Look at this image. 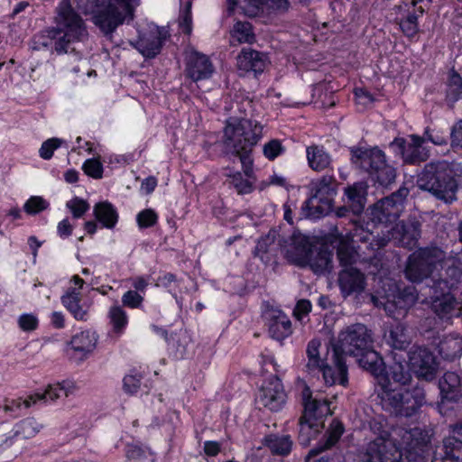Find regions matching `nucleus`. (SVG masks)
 <instances>
[{"mask_svg": "<svg viewBox=\"0 0 462 462\" xmlns=\"http://www.w3.org/2000/svg\"><path fill=\"white\" fill-rule=\"evenodd\" d=\"M176 282V276L173 273H166L160 275L156 280V286L170 289Z\"/></svg>", "mask_w": 462, "mask_h": 462, "instance_id": "64", "label": "nucleus"}, {"mask_svg": "<svg viewBox=\"0 0 462 462\" xmlns=\"http://www.w3.org/2000/svg\"><path fill=\"white\" fill-rule=\"evenodd\" d=\"M67 208L70 209L75 218L81 217L89 208L88 203L78 197L67 202Z\"/></svg>", "mask_w": 462, "mask_h": 462, "instance_id": "54", "label": "nucleus"}, {"mask_svg": "<svg viewBox=\"0 0 462 462\" xmlns=\"http://www.w3.org/2000/svg\"><path fill=\"white\" fill-rule=\"evenodd\" d=\"M338 286L344 297L361 293L366 286V278L356 266L342 269L338 274Z\"/></svg>", "mask_w": 462, "mask_h": 462, "instance_id": "22", "label": "nucleus"}, {"mask_svg": "<svg viewBox=\"0 0 462 462\" xmlns=\"http://www.w3.org/2000/svg\"><path fill=\"white\" fill-rule=\"evenodd\" d=\"M372 300L376 306H383L386 314L394 319H399L404 317L407 310L411 308L418 300V295L414 288H405L397 296L393 297V300L383 299L379 300L374 296Z\"/></svg>", "mask_w": 462, "mask_h": 462, "instance_id": "18", "label": "nucleus"}, {"mask_svg": "<svg viewBox=\"0 0 462 462\" xmlns=\"http://www.w3.org/2000/svg\"><path fill=\"white\" fill-rule=\"evenodd\" d=\"M277 236V232L275 230H270L268 234L264 236H262L254 248V254L256 257H260L261 260H264V255L272 251V248L274 246V242Z\"/></svg>", "mask_w": 462, "mask_h": 462, "instance_id": "47", "label": "nucleus"}, {"mask_svg": "<svg viewBox=\"0 0 462 462\" xmlns=\"http://www.w3.org/2000/svg\"><path fill=\"white\" fill-rule=\"evenodd\" d=\"M359 365L369 372L377 380L385 372V365L382 356L373 349V346L364 351L360 355L354 356Z\"/></svg>", "mask_w": 462, "mask_h": 462, "instance_id": "29", "label": "nucleus"}, {"mask_svg": "<svg viewBox=\"0 0 462 462\" xmlns=\"http://www.w3.org/2000/svg\"><path fill=\"white\" fill-rule=\"evenodd\" d=\"M158 216L154 210L148 208L137 214L136 220L141 228H147L154 226L157 222Z\"/></svg>", "mask_w": 462, "mask_h": 462, "instance_id": "55", "label": "nucleus"}, {"mask_svg": "<svg viewBox=\"0 0 462 462\" xmlns=\"http://www.w3.org/2000/svg\"><path fill=\"white\" fill-rule=\"evenodd\" d=\"M185 72L193 81L204 80L212 76L214 66L207 55L192 51L186 57Z\"/></svg>", "mask_w": 462, "mask_h": 462, "instance_id": "21", "label": "nucleus"}, {"mask_svg": "<svg viewBox=\"0 0 462 462\" xmlns=\"http://www.w3.org/2000/svg\"><path fill=\"white\" fill-rule=\"evenodd\" d=\"M72 385L69 383L63 382L54 385H49L42 393H36L28 396L24 401L22 399H6L4 404V411L5 412L16 413L23 405L29 408L32 404L36 403L38 401H56L58 399L67 397L71 393Z\"/></svg>", "mask_w": 462, "mask_h": 462, "instance_id": "12", "label": "nucleus"}, {"mask_svg": "<svg viewBox=\"0 0 462 462\" xmlns=\"http://www.w3.org/2000/svg\"><path fill=\"white\" fill-rule=\"evenodd\" d=\"M264 156L269 160H274L284 152V147L278 139H273L263 145Z\"/></svg>", "mask_w": 462, "mask_h": 462, "instance_id": "56", "label": "nucleus"}, {"mask_svg": "<svg viewBox=\"0 0 462 462\" xmlns=\"http://www.w3.org/2000/svg\"><path fill=\"white\" fill-rule=\"evenodd\" d=\"M345 431V427L343 423L334 419L332 420L331 423L329 424L328 429L325 432L322 439L319 441L317 446L313 448H311L309 451V457H313L318 456L323 451H326L328 449H330L333 448L340 439L343 433Z\"/></svg>", "mask_w": 462, "mask_h": 462, "instance_id": "28", "label": "nucleus"}, {"mask_svg": "<svg viewBox=\"0 0 462 462\" xmlns=\"http://www.w3.org/2000/svg\"><path fill=\"white\" fill-rule=\"evenodd\" d=\"M337 181L333 175L326 174L313 183L312 195L303 206L306 217H319L328 215L333 207L337 192Z\"/></svg>", "mask_w": 462, "mask_h": 462, "instance_id": "8", "label": "nucleus"}, {"mask_svg": "<svg viewBox=\"0 0 462 462\" xmlns=\"http://www.w3.org/2000/svg\"><path fill=\"white\" fill-rule=\"evenodd\" d=\"M439 353L448 361L459 357L462 355V337L458 334L446 336L439 344Z\"/></svg>", "mask_w": 462, "mask_h": 462, "instance_id": "36", "label": "nucleus"}, {"mask_svg": "<svg viewBox=\"0 0 462 462\" xmlns=\"http://www.w3.org/2000/svg\"><path fill=\"white\" fill-rule=\"evenodd\" d=\"M384 342L393 349L405 351L411 344L407 326L402 322L391 324L383 334Z\"/></svg>", "mask_w": 462, "mask_h": 462, "instance_id": "25", "label": "nucleus"}, {"mask_svg": "<svg viewBox=\"0 0 462 462\" xmlns=\"http://www.w3.org/2000/svg\"><path fill=\"white\" fill-rule=\"evenodd\" d=\"M337 259L342 269L354 266L359 257L357 252L346 241H341L337 250Z\"/></svg>", "mask_w": 462, "mask_h": 462, "instance_id": "46", "label": "nucleus"}, {"mask_svg": "<svg viewBox=\"0 0 462 462\" xmlns=\"http://www.w3.org/2000/svg\"><path fill=\"white\" fill-rule=\"evenodd\" d=\"M311 311V303L309 300H300L294 310L293 315L294 317L300 320L303 317L307 316Z\"/></svg>", "mask_w": 462, "mask_h": 462, "instance_id": "62", "label": "nucleus"}, {"mask_svg": "<svg viewBox=\"0 0 462 462\" xmlns=\"http://www.w3.org/2000/svg\"><path fill=\"white\" fill-rule=\"evenodd\" d=\"M299 426V442L300 445L307 447L310 445V440L316 439L322 430L324 423L300 419Z\"/></svg>", "mask_w": 462, "mask_h": 462, "instance_id": "42", "label": "nucleus"}, {"mask_svg": "<svg viewBox=\"0 0 462 462\" xmlns=\"http://www.w3.org/2000/svg\"><path fill=\"white\" fill-rule=\"evenodd\" d=\"M462 181V163L438 161L425 165L418 176L417 186L447 204L457 200L458 182Z\"/></svg>", "mask_w": 462, "mask_h": 462, "instance_id": "2", "label": "nucleus"}, {"mask_svg": "<svg viewBox=\"0 0 462 462\" xmlns=\"http://www.w3.org/2000/svg\"><path fill=\"white\" fill-rule=\"evenodd\" d=\"M454 282L439 278L430 285L432 310L441 319H449L461 314L460 303L449 293Z\"/></svg>", "mask_w": 462, "mask_h": 462, "instance_id": "10", "label": "nucleus"}, {"mask_svg": "<svg viewBox=\"0 0 462 462\" xmlns=\"http://www.w3.org/2000/svg\"><path fill=\"white\" fill-rule=\"evenodd\" d=\"M418 14L413 13H409L408 15L402 19L399 23L400 28L402 29V32L408 36L412 37L414 36L418 32Z\"/></svg>", "mask_w": 462, "mask_h": 462, "instance_id": "51", "label": "nucleus"}, {"mask_svg": "<svg viewBox=\"0 0 462 462\" xmlns=\"http://www.w3.org/2000/svg\"><path fill=\"white\" fill-rule=\"evenodd\" d=\"M450 141L453 147H459L462 149V119L452 126Z\"/></svg>", "mask_w": 462, "mask_h": 462, "instance_id": "63", "label": "nucleus"}, {"mask_svg": "<svg viewBox=\"0 0 462 462\" xmlns=\"http://www.w3.org/2000/svg\"><path fill=\"white\" fill-rule=\"evenodd\" d=\"M445 257L444 251L437 246L419 248L408 257L404 276L412 283L428 281L427 286L430 289L433 280L442 278L436 273L441 267Z\"/></svg>", "mask_w": 462, "mask_h": 462, "instance_id": "5", "label": "nucleus"}, {"mask_svg": "<svg viewBox=\"0 0 462 462\" xmlns=\"http://www.w3.org/2000/svg\"><path fill=\"white\" fill-rule=\"evenodd\" d=\"M263 136V126L247 118H229L224 128V144L234 155L239 157L245 174H253L252 151Z\"/></svg>", "mask_w": 462, "mask_h": 462, "instance_id": "3", "label": "nucleus"}, {"mask_svg": "<svg viewBox=\"0 0 462 462\" xmlns=\"http://www.w3.org/2000/svg\"><path fill=\"white\" fill-rule=\"evenodd\" d=\"M57 28H51L39 36L38 44L48 47L53 43L58 54L68 53L75 49L72 44L88 38V31L82 18L73 10L69 0H63L57 8Z\"/></svg>", "mask_w": 462, "mask_h": 462, "instance_id": "1", "label": "nucleus"}, {"mask_svg": "<svg viewBox=\"0 0 462 462\" xmlns=\"http://www.w3.org/2000/svg\"><path fill=\"white\" fill-rule=\"evenodd\" d=\"M231 184L239 194H248L253 189L252 184L247 180H244L240 172H236L231 177Z\"/></svg>", "mask_w": 462, "mask_h": 462, "instance_id": "59", "label": "nucleus"}, {"mask_svg": "<svg viewBox=\"0 0 462 462\" xmlns=\"http://www.w3.org/2000/svg\"><path fill=\"white\" fill-rule=\"evenodd\" d=\"M366 185L363 182L354 183L345 189V203L355 215H359L363 212L366 201Z\"/></svg>", "mask_w": 462, "mask_h": 462, "instance_id": "33", "label": "nucleus"}, {"mask_svg": "<svg viewBox=\"0 0 462 462\" xmlns=\"http://www.w3.org/2000/svg\"><path fill=\"white\" fill-rule=\"evenodd\" d=\"M237 67L245 72L252 71L255 75L262 73L266 65L263 53L251 48H244L237 56Z\"/></svg>", "mask_w": 462, "mask_h": 462, "instance_id": "27", "label": "nucleus"}, {"mask_svg": "<svg viewBox=\"0 0 462 462\" xmlns=\"http://www.w3.org/2000/svg\"><path fill=\"white\" fill-rule=\"evenodd\" d=\"M396 446L392 439L382 437L371 441L362 457V462H402L404 445Z\"/></svg>", "mask_w": 462, "mask_h": 462, "instance_id": "13", "label": "nucleus"}, {"mask_svg": "<svg viewBox=\"0 0 462 462\" xmlns=\"http://www.w3.org/2000/svg\"><path fill=\"white\" fill-rule=\"evenodd\" d=\"M392 230L393 237L405 248H413L420 237V223L417 220L401 221Z\"/></svg>", "mask_w": 462, "mask_h": 462, "instance_id": "23", "label": "nucleus"}, {"mask_svg": "<svg viewBox=\"0 0 462 462\" xmlns=\"http://www.w3.org/2000/svg\"><path fill=\"white\" fill-rule=\"evenodd\" d=\"M18 325L23 331H32L38 327V319L32 314H23L18 319Z\"/></svg>", "mask_w": 462, "mask_h": 462, "instance_id": "61", "label": "nucleus"}, {"mask_svg": "<svg viewBox=\"0 0 462 462\" xmlns=\"http://www.w3.org/2000/svg\"><path fill=\"white\" fill-rule=\"evenodd\" d=\"M332 257L333 254L328 249L314 247L302 267L309 266L316 274L330 273L333 269Z\"/></svg>", "mask_w": 462, "mask_h": 462, "instance_id": "30", "label": "nucleus"}, {"mask_svg": "<svg viewBox=\"0 0 462 462\" xmlns=\"http://www.w3.org/2000/svg\"><path fill=\"white\" fill-rule=\"evenodd\" d=\"M402 442L404 445L408 462H429L430 450L420 429L413 428L404 430L402 435Z\"/></svg>", "mask_w": 462, "mask_h": 462, "instance_id": "16", "label": "nucleus"}, {"mask_svg": "<svg viewBox=\"0 0 462 462\" xmlns=\"http://www.w3.org/2000/svg\"><path fill=\"white\" fill-rule=\"evenodd\" d=\"M303 413L300 419L315 422H323L322 419L332 414L329 402L324 398L313 397L310 389L306 386L301 393Z\"/></svg>", "mask_w": 462, "mask_h": 462, "instance_id": "19", "label": "nucleus"}, {"mask_svg": "<svg viewBox=\"0 0 462 462\" xmlns=\"http://www.w3.org/2000/svg\"><path fill=\"white\" fill-rule=\"evenodd\" d=\"M313 248L309 237L300 233H294L291 237L287 256L298 266H303Z\"/></svg>", "mask_w": 462, "mask_h": 462, "instance_id": "26", "label": "nucleus"}, {"mask_svg": "<svg viewBox=\"0 0 462 462\" xmlns=\"http://www.w3.org/2000/svg\"><path fill=\"white\" fill-rule=\"evenodd\" d=\"M452 436L443 440L444 456L454 462H462V422L452 426Z\"/></svg>", "mask_w": 462, "mask_h": 462, "instance_id": "34", "label": "nucleus"}, {"mask_svg": "<svg viewBox=\"0 0 462 462\" xmlns=\"http://www.w3.org/2000/svg\"><path fill=\"white\" fill-rule=\"evenodd\" d=\"M63 141L59 138H50L42 143L39 154L44 160H50L53 156V152L56 149H58Z\"/></svg>", "mask_w": 462, "mask_h": 462, "instance_id": "53", "label": "nucleus"}, {"mask_svg": "<svg viewBox=\"0 0 462 462\" xmlns=\"http://www.w3.org/2000/svg\"><path fill=\"white\" fill-rule=\"evenodd\" d=\"M307 159L309 166L316 171L328 169L332 162L330 155L323 146L319 145H311L307 148Z\"/></svg>", "mask_w": 462, "mask_h": 462, "instance_id": "38", "label": "nucleus"}, {"mask_svg": "<svg viewBox=\"0 0 462 462\" xmlns=\"http://www.w3.org/2000/svg\"><path fill=\"white\" fill-rule=\"evenodd\" d=\"M61 302L76 319H86L88 310L80 305L79 293L74 289L61 297Z\"/></svg>", "mask_w": 462, "mask_h": 462, "instance_id": "43", "label": "nucleus"}, {"mask_svg": "<svg viewBox=\"0 0 462 462\" xmlns=\"http://www.w3.org/2000/svg\"><path fill=\"white\" fill-rule=\"evenodd\" d=\"M143 300V296L132 290L127 291L122 297L123 305L132 309L139 308Z\"/></svg>", "mask_w": 462, "mask_h": 462, "instance_id": "60", "label": "nucleus"}, {"mask_svg": "<svg viewBox=\"0 0 462 462\" xmlns=\"http://www.w3.org/2000/svg\"><path fill=\"white\" fill-rule=\"evenodd\" d=\"M409 138L410 141L401 137L395 138L390 143V148L402 157L404 163L416 164L425 162L428 159V152L422 147L424 137L411 134Z\"/></svg>", "mask_w": 462, "mask_h": 462, "instance_id": "15", "label": "nucleus"}, {"mask_svg": "<svg viewBox=\"0 0 462 462\" xmlns=\"http://www.w3.org/2000/svg\"><path fill=\"white\" fill-rule=\"evenodd\" d=\"M97 337L94 332L82 331L76 334L70 340L69 345L74 352L81 355V358L92 352L97 344Z\"/></svg>", "mask_w": 462, "mask_h": 462, "instance_id": "39", "label": "nucleus"}, {"mask_svg": "<svg viewBox=\"0 0 462 462\" xmlns=\"http://www.w3.org/2000/svg\"><path fill=\"white\" fill-rule=\"evenodd\" d=\"M442 401L457 402L462 397V384L459 375L455 372H446L439 381Z\"/></svg>", "mask_w": 462, "mask_h": 462, "instance_id": "32", "label": "nucleus"}, {"mask_svg": "<svg viewBox=\"0 0 462 462\" xmlns=\"http://www.w3.org/2000/svg\"><path fill=\"white\" fill-rule=\"evenodd\" d=\"M94 215L104 227L113 228L118 220L116 208L108 201L97 203L94 207Z\"/></svg>", "mask_w": 462, "mask_h": 462, "instance_id": "40", "label": "nucleus"}, {"mask_svg": "<svg viewBox=\"0 0 462 462\" xmlns=\"http://www.w3.org/2000/svg\"><path fill=\"white\" fill-rule=\"evenodd\" d=\"M377 389V398L383 410L399 417L415 415L426 402L424 386L416 384L411 389L393 388V383L383 378Z\"/></svg>", "mask_w": 462, "mask_h": 462, "instance_id": "4", "label": "nucleus"}, {"mask_svg": "<svg viewBox=\"0 0 462 462\" xmlns=\"http://www.w3.org/2000/svg\"><path fill=\"white\" fill-rule=\"evenodd\" d=\"M166 36L167 32L164 29L151 30L139 39L136 49L143 57L152 59L160 53Z\"/></svg>", "mask_w": 462, "mask_h": 462, "instance_id": "24", "label": "nucleus"}, {"mask_svg": "<svg viewBox=\"0 0 462 462\" xmlns=\"http://www.w3.org/2000/svg\"><path fill=\"white\" fill-rule=\"evenodd\" d=\"M48 208V202L42 197L32 196L24 204L23 209L29 215H35L45 210Z\"/></svg>", "mask_w": 462, "mask_h": 462, "instance_id": "52", "label": "nucleus"}, {"mask_svg": "<svg viewBox=\"0 0 462 462\" xmlns=\"http://www.w3.org/2000/svg\"><path fill=\"white\" fill-rule=\"evenodd\" d=\"M409 363L419 378L429 382L435 378L438 364L435 356L428 348L414 346L408 353Z\"/></svg>", "mask_w": 462, "mask_h": 462, "instance_id": "17", "label": "nucleus"}, {"mask_svg": "<svg viewBox=\"0 0 462 462\" xmlns=\"http://www.w3.org/2000/svg\"><path fill=\"white\" fill-rule=\"evenodd\" d=\"M461 97L462 78L455 69H451L447 81L446 97L448 102L455 103L460 99Z\"/></svg>", "mask_w": 462, "mask_h": 462, "instance_id": "44", "label": "nucleus"}, {"mask_svg": "<svg viewBox=\"0 0 462 462\" xmlns=\"http://www.w3.org/2000/svg\"><path fill=\"white\" fill-rule=\"evenodd\" d=\"M110 0H75L78 10L85 14L95 15L100 9L106 7Z\"/></svg>", "mask_w": 462, "mask_h": 462, "instance_id": "50", "label": "nucleus"}, {"mask_svg": "<svg viewBox=\"0 0 462 462\" xmlns=\"http://www.w3.org/2000/svg\"><path fill=\"white\" fill-rule=\"evenodd\" d=\"M286 401V393L282 383L277 375H271L260 388L255 402L259 406L277 411L282 409Z\"/></svg>", "mask_w": 462, "mask_h": 462, "instance_id": "14", "label": "nucleus"}, {"mask_svg": "<svg viewBox=\"0 0 462 462\" xmlns=\"http://www.w3.org/2000/svg\"><path fill=\"white\" fill-rule=\"evenodd\" d=\"M44 424L34 417H27L21 420L14 426V436L23 439H29L35 437L42 429Z\"/></svg>", "mask_w": 462, "mask_h": 462, "instance_id": "37", "label": "nucleus"}, {"mask_svg": "<svg viewBox=\"0 0 462 462\" xmlns=\"http://www.w3.org/2000/svg\"><path fill=\"white\" fill-rule=\"evenodd\" d=\"M349 152L353 166L367 172L380 186L388 187L395 181L396 169L387 163L384 152L379 148L353 146L349 148Z\"/></svg>", "mask_w": 462, "mask_h": 462, "instance_id": "6", "label": "nucleus"}, {"mask_svg": "<svg viewBox=\"0 0 462 462\" xmlns=\"http://www.w3.org/2000/svg\"><path fill=\"white\" fill-rule=\"evenodd\" d=\"M268 331L272 338L282 341L292 333L289 317L281 310H273L270 314Z\"/></svg>", "mask_w": 462, "mask_h": 462, "instance_id": "31", "label": "nucleus"}, {"mask_svg": "<svg viewBox=\"0 0 462 462\" xmlns=\"http://www.w3.org/2000/svg\"><path fill=\"white\" fill-rule=\"evenodd\" d=\"M233 34L239 42H252L254 39L252 25L248 22H236L234 25Z\"/></svg>", "mask_w": 462, "mask_h": 462, "instance_id": "49", "label": "nucleus"}, {"mask_svg": "<svg viewBox=\"0 0 462 462\" xmlns=\"http://www.w3.org/2000/svg\"><path fill=\"white\" fill-rule=\"evenodd\" d=\"M141 0H111L106 7L93 15L94 24L107 38H112L114 32L125 22L134 18L135 8Z\"/></svg>", "mask_w": 462, "mask_h": 462, "instance_id": "7", "label": "nucleus"}, {"mask_svg": "<svg viewBox=\"0 0 462 462\" xmlns=\"http://www.w3.org/2000/svg\"><path fill=\"white\" fill-rule=\"evenodd\" d=\"M82 169L87 175H88L94 179H101L102 178L103 166H102V163L97 159L87 160L84 162Z\"/></svg>", "mask_w": 462, "mask_h": 462, "instance_id": "57", "label": "nucleus"}, {"mask_svg": "<svg viewBox=\"0 0 462 462\" xmlns=\"http://www.w3.org/2000/svg\"><path fill=\"white\" fill-rule=\"evenodd\" d=\"M394 362L393 365L389 366V370L384 372L383 375L378 379V384L380 383H383V379L385 378L388 382L393 380L394 383H400L402 385H405L411 380V374L407 367V364L405 360L397 359L396 356L393 357Z\"/></svg>", "mask_w": 462, "mask_h": 462, "instance_id": "35", "label": "nucleus"}, {"mask_svg": "<svg viewBox=\"0 0 462 462\" xmlns=\"http://www.w3.org/2000/svg\"><path fill=\"white\" fill-rule=\"evenodd\" d=\"M317 371L322 374V377L327 385L331 386L336 383L342 386L347 385V367L346 365L345 357L339 353L337 347H332V365L324 363Z\"/></svg>", "mask_w": 462, "mask_h": 462, "instance_id": "20", "label": "nucleus"}, {"mask_svg": "<svg viewBox=\"0 0 462 462\" xmlns=\"http://www.w3.org/2000/svg\"><path fill=\"white\" fill-rule=\"evenodd\" d=\"M263 443L273 454L278 456H287L292 448V440L289 435L270 434L264 437Z\"/></svg>", "mask_w": 462, "mask_h": 462, "instance_id": "41", "label": "nucleus"}, {"mask_svg": "<svg viewBox=\"0 0 462 462\" xmlns=\"http://www.w3.org/2000/svg\"><path fill=\"white\" fill-rule=\"evenodd\" d=\"M321 341L319 338L311 339L307 346L306 354L308 357L307 368L310 372H314L319 369L325 363L320 357L319 347Z\"/></svg>", "mask_w": 462, "mask_h": 462, "instance_id": "45", "label": "nucleus"}, {"mask_svg": "<svg viewBox=\"0 0 462 462\" xmlns=\"http://www.w3.org/2000/svg\"><path fill=\"white\" fill-rule=\"evenodd\" d=\"M409 193V189L402 185L395 192L376 202L371 208L372 221L385 225L396 222Z\"/></svg>", "mask_w": 462, "mask_h": 462, "instance_id": "11", "label": "nucleus"}, {"mask_svg": "<svg viewBox=\"0 0 462 462\" xmlns=\"http://www.w3.org/2000/svg\"><path fill=\"white\" fill-rule=\"evenodd\" d=\"M108 316L114 330L121 333L128 322L125 311L120 306H114L110 309Z\"/></svg>", "mask_w": 462, "mask_h": 462, "instance_id": "48", "label": "nucleus"}, {"mask_svg": "<svg viewBox=\"0 0 462 462\" xmlns=\"http://www.w3.org/2000/svg\"><path fill=\"white\" fill-rule=\"evenodd\" d=\"M373 345L372 332L367 327L361 323L352 324L340 331L337 345L339 353L345 357L346 355H360L361 351L368 349Z\"/></svg>", "mask_w": 462, "mask_h": 462, "instance_id": "9", "label": "nucleus"}, {"mask_svg": "<svg viewBox=\"0 0 462 462\" xmlns=\"http://www.w3.org/2000/svg\"><path fill=\"white\" fill-rule=\"evenodd\" d=\"M141 385V376L127 374L123 379V389L127 394H134L137 393Z\"/></svg>", "mask_w": 462, "mask_h": 462, "instance_id": "58", "label": "nucleus"}]
</instances>
